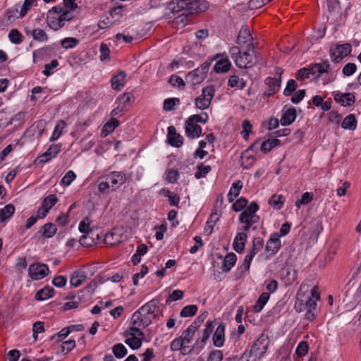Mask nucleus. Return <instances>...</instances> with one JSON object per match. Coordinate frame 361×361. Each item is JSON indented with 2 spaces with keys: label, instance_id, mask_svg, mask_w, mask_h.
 Returning a JSON list of instances; mask_svg holds the SVG:
<instances>
[{
  "label": "nucleus",
  "instance_id": "nucleus-1",
  "mask_svg": "<svg viewBox=\"0 0 361 361\" xmlns=\"http://www.w3.org/2000/svg\"><path fill=\"white\" fill-rule=\"evenodd\" d=\"M230 53L235 65L240 68L251 67L257 62L254 45L250 44V47L241 49L238 47H233L230 49Z\"/></svg>",
  "mask_w": 361,
  "mask_h": 361
},
{
  "label": "nucleus",
  "instance_id": "nucleus-2",
  "mask_svg": "<svg viewBox=\"0 0 361 361\" xmlns=\"http://www.w3.org/2000/svg\"><path fill=\"white\" fill-rule=\"evenodd\" d=\"M126 180V174L122 172L113 171L104 176V180L98 185V190L101 193L108 194L110 191H115Z\"/></svg>",
  "mask_w": 361,
  "mask_h": 361
},
{
  "label": "nucleus",
  "instance_id": "nucleus-3",
  "mask_svg": "<svg viewBox=\"0 0 361 361\" xmlns=\"http://www.w3.org/2000/svg\"><path fill=\"white\" fill-rule=\"evenodd\" d=\"M159 304L158 300L153 299L138 310L142 317L148 320L149 324L152 322L153 319L156 318L160 312Z\"/></svg>",
  "mask_w": 361,
  "mask_h": 361
},
{
  "label": "nucleus",
  "instance_id": "nucleus-4",
  "mask_svg": "<svg viewBox=\"0 0 361 361\" xmlns=\"http://www.w3.org/2000/svg\"><path fill=\"white\" fill-rule=\"evenodd\" d=\"M351 51L352 47L348 43L336 44L330 47L329 55L331 61L335 63H338L349 55Z\"/></svg>",
  "mask_w": 361,
  "mask_h": 361
},
{
  "label": "nucleus",
  "instance_id": "nucleus-5",
  "mask_svg": "<svg viewBox=\"0 0 361 361\" xmlns=\"http://www.w3.org/2000/svg\"><path fill=\"white\" fill-rule=\"evenodd\" d=\"M214 94L215 89L213 85L204 87L202 90V94L195 99L196 107L202 110L207 109L211 104Z\"/></svg>",
  "mask_w": 361,
  "mask_h": 361
},
{
  "label": "nucleus",
  "instance_id": "nucleus-6",
  "mask_svg": "<svg viewBox=\"0 0 361 361\" xmlns=\"http://www.w3.org/2000/svg\"><path fill=\"white\" fill-rule=\"evenodd\" d=\"M259 210V205L252 202L243 211L239 216L240 221H251V223H257L259 220V216L256 212Z\"/></svg>",
  "mask_w": 361,
  "mask_h": 361
},
{
  "label": "nucleus",
  "instance_id": "nucleus-7",
  "mask_svg": "<svg viewBox=\"0 0 361 361\" xmlns=\"http://www.w3.org/2000/svg\"><path fill=\"white\" fill-rule=\"evenodd\" d=\"M127 338L125 343L128 345L132 349H137L141 345L142 340L145 338V334L142 331H130V330L124 333Z\"/></svg>",
  "mask_w": 361,
  "mask_h": 361
},
{
  "label": "nucleus",
  "instance_id": "nucleus-8",
  "mask_svg": "<svg viewBox=\"0 0 361 361\" xmlns=\"http://www.w3.org/2000/svg\"><path fill=\"white\" fill-rule=\"evenodd\" d=\"M268 348V341L264 336L259 337L255 341L250 349V354L256 357L261 358Z\"/></svg>",
  "mask_w": 361,
  "mask_h": 361
},
{
  "label": "nucleus",
  "instance_id": "nucleus-9",
  "mask_svg": "<svg viewBox=\"0 0 361 361\" xmlns=\"http://www.w3.org/2000/svg\"><path fill=\"white\" fill-rule=\"evenodd\" d=\"M130 324V327L129 328V330L130 331L136 332L142 331L141 329H145L149 325L148 324V320L142 317L138 310L133 314Z\"/></svg>",
  "mask_w": 361,
  "mask_h": 361
},
{
  "label": "nucleus",
  "instance_id": "nucleus-10",
  "mask_svg": "<svg viewBox=\"0 0 361 361\" xmlns=\"http://www.w3.org/2000/svg\"><path fill=\"white\" fill-rule=\"evenodd\" d=\"M29 275L33 280H39L44 278L49 271V268L44 264H32L30 266Z\"/></svg>",
  "mask_w": 361,
  "mask_h": 361
},
{
  "label": "nucleus",
  "instance_id": "nucleus-11",
  "mask_svg": "<svg viewBox=\"0 0 361 361\" xmlns=\"http://www.w3.org/2000/svg\"><path fill=\"white\" fill-rule=\"evenodd\" d=\"M237 44L241 49L250 47V44H253V38L250 34V30L247 26H243L240 30Z\"/></svg>",
  "mask_w": 361,
  "mask_h": 361
},
{
  "label": "nucleus",
  "instance_id": "nucleus-12",
  "mask_svg": "<svg viewBox=\"0 0 361 361\" xmlns=\"http://www.w3.org/2000/svg\"><path fill=\"white\" fill-rule=\"evenodd\" d=\"M310 67L311 74L317 75L318 77L331 72V64L327 59L322 60L321 63H312Z\"/></svg>",
  "mask_w": 361,
  "mask_h": 361
},
{
  "label": "nucleus",
  "instance_id": "nucleus-13",
  "mask_svg": "<svg viewBox=\"0 0 361 361\" xmlns=\"http://www.w3.org/2000/svg\"><path fill=\"white\" fill-rule=\"evenodd\" d=\"M202 133V128L197 122L190 121V117L185 122V134L190 138L198 137Z\"/></svg>",
  "mask_w": 361,
  "mask_h": 361
},
{
  "label": "nucleus",
  "instance_id": "nucleus-14",
  "mask_svg": "<svg viewBox=\"0 0 361 361\" xmlns=\"http://www.w3.org/2000/svg\"><path fill=\"white\" fill-rule=\"evenodd\" d=\"M99 240V234L94 231L85 233L80 239V243L83 247H92L97 244Z\"/></svg>",
  "mask_w": 361,
  "mask_h": 361
},
{
  "label": "nucleus",
  "instance_id": "nucleus-15",
  "mask_svg": "<svg viewBox=\"0 0 361 361\" xmlns=\"http://www.w3.org/2000/svg\"><path fill=\"white\" fill-rule=\"evenodd\" d=\"M167 137L169 144L173 147H178L183 144V136L176 133V128L173 126H171L168 128Z\"/></svg>",
  "mask_w": 361,
  "mask_h": 361
},
{
  "label": "nucleus",
  "instance_id": "nucleus-16",
  "mask_svg": "<svg viewBox=\"0 0 361 361\" xmlns=\"http://www.w3.org/2000/svg\"><path fill=\"white\" fill-rule=\"evenodd\" d=\"M279 235L276 233H273L267 243L266 250L270 254H275L281 247V240Z\"/></svg>",
  "mask_w": 361,
  "mask_h": 361
},
{
  "label": "nucleus",
  "instance_id": "nucleus-17",
  "mask_svg": "<svg viewBox=\"0 0 361 361\" xmlns=\"http://www.w3.org/2000/svg\"><path fill=\"white\" fill-rule=\"evenodd\" d=\"M247 234L244 232L238 233L233 241V249L238 253H242L245 250V243L247 241Z\"/></svg>",
  "mask_w": 361,
  "mask_h": 361
},
{
  "label": "nucleus",
  "instance_id": "nucleus-18",
  "mask_svg": "<svg viewBox=\"0 0 361 361\" xmlns=\"http://www.w3.org/2000/svg\"><path fill=\"white\" fill-rule=\"evenodd\" d=\"M206 76L201 71H200L197 68L194 71L190 72L186 75V80L188 82L191 83L192 85H196L201 83L204 79Z\"/></svg>",
  "mask_w": 361,
  "mask_h": 361
},
{
  "label": "nucleus",
  "instance_id": "nucleus-19",
  "mask_svg": "<svg viewBox=\"0 0 361 361\" xmlns=\"http://www.w3.org/2000/svg\"><path fill=\"white\" fill-rule=\"evenodd\" d=\"M225 325L221 323L216 328L214 336L213 343L216 347H221L224 343Z\"/></svg>",
  "mask_w": 361,
  "mask_h": 361
},
{
  "label": "nucleus",
  "instance_id": "nucleus-20",
  "mask_svg": "<svg viewBox=\"0 0 361 361\" xmlns=\"http://www.w3.org/2000/svg\"><path fill=\"white\" fill-rule=\"evenodd\" d=\"M334 99L344 106H350L355 102V97L351 93H337Z\"/></svg>",
  "mask_w": 361,
  "mask_h": 361
},
{
  "label": "nucleus",
  "instance_id": "nucleus-21",
  "mask_svg": "<svg viewBox=\"0 0 361 361\" xmlns=\"http://www.w3.org/2000/svg\"><path fill=\"white\" fill-rule=\"evenodd\" d=\"M188 0H173L168 6L173 13H178L180 11L185 12Z\"/></svg>",
  "mask_w": 361,
  "mask_h": 361
},
{
  "label": "nucleus",
  "instance_id": "nucleus-22",
  "mask_svg": "<svg viewBox=\"0 0 361 361\" xmlns=\"http://www.w3.org/2000/svg\"><path fill=\"white\" fill-rule=\"evenodd\" d=\"M296 118V110L294 108L288 109L283 114L281 118L282 126H289L294 122Z\"/></svg>",
  "mask_w": 361,
  "mask_h": 361
},
{
  "label": "nucleus",
  "instance_id": "nucleus-23",
  "mask_svg": "<svg viewBox=\"0 0 361 361\" xmlns=\"http://www.w3.org/2000/svg\"><path fill=\"white\" fill-rule=\"evenodd\" d=\"M236 259V255L233 252L227 254L224 259V263L221 267L222 271L224 272L229 271L235 265Z\"/></svg>",
  "mask_w": 361,
  "mask_h": 361
},
{
  "label": "nucleus",
  "instance_id": "nucleus-24",
  "mask_svg": "<svg viewBox=\"0 0 361 361\" xmlns=\"http://www.w3.org/2000/svg\"><path fill=\"white\" fill-rule=\"evenodd\" d=\"M305 285H301L300 290H298L296 295L297 300L295 303L294 308L298 312H300L303 310H305V303L303 302L304 300L302 298L305 295V290L302 291V290L305 289Z\"/></svg>",
  "mask_w": 361,
  "mask_h": 361
},
{
  "label": "nucleus",
  "instance_id": "nucleus-25",
  "mask_svg": "<svg viewBox=\"0 0 361 361\" xmlns=\"http://www.w3.org/2000/svg\"><path fill=\"white\" fill-rule=\"evenodd\" d=\"M126 75L123 71H121L111 79V87L113 89L120 90L124 86V80Z\"/></svg>",
  "mask_w": 361,
  "mask_h": 361
},
{
  "label": "nucleus",
  "instance_id": "nucleus-26",
  "mask_svg": "<svg viewBox=\"0 0 361 361\" xmlns=\"http://www.w3.org/2000/svg\"><path fill=\"white\" fill-rule=\"evenodd\" d=\"M242 188L243 183L240 180L233 183L232 187L228 194V200L229 202H232L234 200V198L239 195Z\"/></svg>",
  "mask_w": 361,
  "mask_h": 361
},
{
  "label": "nucleus",
  "instance_id": "nucleus-27",
  "mask_svg": "<svg viewBox=\"0 0 361 361\" xmlns=\"http://www.w3.org/2000/svg\"><path fill=\"white\" fill-rule=\"evenodd\" d=\"M87 276L83 271H76L71 277V284L75 287L80 286L86 279Z\"/></svg>",
  "mask_w": 361,
  "mask_h": 361
},
{
  "label": "nucleus",
  "instance_id": "nucleus-28",
  "mask_svg": "<svg viewBox=\"0 0 361 361\" xmlns=\"http://www.w3.org/2000/svg\"><path fill=\"white\" fill-rule=\"evenodd\" d=\"M118 126L119 121L116 118H111L103 126L102 130V135L104 137L107 136L109 133H112Z\"/></svg>",
  "mask_w": 361,
  "mask_h": 361
},
{
  "label": "nucleus",
  "instance_id": "nucleus-29",
  "mask_svg": "<svg viewBox=\"0 0 361 361\" xmlns=\"http://www.w3.org/2000/svg\"><path fill=\"white\" fill-rule=\"evenodd\" d=\"M15 212V207L12 204L6 205L0 209V222H4L13 216Z\"/></svg>",
  "mask_w": 361,
  "mask_h": 361
},
{
  "label": "nucleus",
  "instance_id": "nucleus-30",
  "mask_svg": "<svg viewBox=\"0 0 361 361\" xmlns=\"http://www.w3.org/2000/svg\"><path fill=\"white\" fill-rule=\"evenodd\" d=\"M54 289L51 287H45L39 290L35 295V298L37 300H44L53 296Z\"/></svg>",
  "mask_w": 361,
  "mask_h": 361
},
{
  "label": "nucleus",
  "instance_id": "nucleus-31",
  "mask_svg": "<svg viewBox=\"0 0 361 361\" xmlns=\"http://www.w3.org/2000/svg\"><path fill=\"white\" fill-rule=\"evenodd\" d=\"M269 298V293H262L258 300H257L255 305L253 306V311L255 312H259L265 304L267 302Z\"/></svg>",
  "mask_w": 361,
  "mask_h": 361
},
{
  "label": "nucleus",
  "instance_id": "nucleus-32",
  "mask_svg": "<svg viewBox=\"0 0 361 361\" xmlns=\"http://www.w3.org/2000/svg\"><path fill=\"white\" fill-rule=\"evenodd\" d=\"M341 127L344 129L355 130L357 127V121L353 114L347 116L341 123Z\"/></svg>",
  "mask_w": 361,
  "mask_h": 361
},
{
  "label": "nucleus",
  "instance_id": "nucleus-33",
  "mask_svg": "<svg viewBox=\"0 0 361 361\" xmlns=\"http://www.w3.org/2000/svg\"><path fill=\"white\" fill-rule=\"evenodd\" d=\"M31 35L34 40L38 42H47L49 39V37L45 31L40 28L33 29L31 32Z\"/></svg>",
  "mask_w": 361,
  "mask_h": 361
},
{
  "label": "nucleus",
  "instance_id": "nucleus-34",
  "mask_svg": "<svg viewBox=\"0 0 361 361\" xmlns=\"http://www.w3.org/2000/svg\"><path fill=\"white\" fill-rule=\"evenodd\" d=\"M265 83L269 86V90H271L272 92L276 93L281 87V80L278 79L277 78L268 77L265 80Z\"/></svg>",
  "mask_w": 361,
  "mask_h": 361
},
{
  "label": "nucleus",
  "instance_id": "nucleus-35",
  "mask_svg": "<svg viewBox=\"0 0 361 361\" xmlns=\"http://www.w3.org/2000/svg\"><path fill=\"white\" fill-rule=\"evenodd\" d=\"M280 144V140L274 138V139H269L267 140L264 141L261 145V150L264 153L269 152L272 148L279 145Z\"/></svg>",
  "mask_w": 361,
  "mask_h": 361
},
{
  "label": "nucleus",
  "instance_id": "nucleus-36",
  "mask_svg": "<svg viewBox=\"0 0 361 361\" xmlns=\"http://www.w3.org/2000/svg\"><path fill=\"white\" fill-rule=\"evenodd\" d=\"M231 63L228 59L219 60L214 66V71L216 73H225L230 68Z\"/></svg>",
  "mask_w": 361,
  "mask_h": 361
},
{
  "label": "nucleus",
  "instance_id": "nucleus-37",
  "mask_svg": "<svg viewBox=\"0 0 361 361\" xmlns=\"http://www.w3.org/2000/svg\"><path fill=\"white\" fill-rule=\"evenodd\" d=\"M133 101L134 97L130 92H126L118 98L119 105H121V106H123L124 109L126 106H129L133 102Z\"/></svg>",
  "mask_w": 361,
  "mask_h": 361
},
{
  "label": "nucleus",
  "instance_id": "nucleus-38",
  "mask_svg": "<svg viewBox=\"0 0 361 361\" xmlns=\"http://www.w3.org/2000/svg\"><path fill=\"white\" fill-rule=\"evenodd\" d=\"M284 197L282 195H273L269 200V204L274 209H280L283 206Z\"/></svg>",
  "mask_w": 361,
  "mask_h": 361
},
{
  "label": "nucleus",
  "instance_id": "nucleus-39",
  "mask_svg": "<svg viewBox=\"0 0 361 361\" xmlns=\"http://www.w3.org/2000/svg\"><path fill=\"white\" fill-rule=\"evenodd\" d=\"M264 247V240L260 237H256L252 240V247L249 253L255 256Z\"/></svg>",
  "mask_w": 361,
  "mask_h": 361
},
{
  "label": "nucleus",
  "instance_id": "nucleus-40",
  "mask_svg": "<svg viewBox=\"0 0 361 361\" xmlns=\"http://www.w3.org/2000/svg\"><path fill=\"white\" fill-rule=\"evenodd\" d=\"M59 16L50 15L48 13L47 17V22L50 28L54 30H59L61 28V25H59Z\"/></svg>",
  "mask_w": 361,
  "mask_h": 361
},
{
  "label": "nucleus",
  "instance_id": "nucleus-41",
  "mask_svg": "<svg viewBox=\"0 0 361 361\" xmlns=\"http://www.w3.org/2000/svg\"><path fill=\"white\" fill-rule=\"evenodd\" d=\"M42 230V235L46 238H51L56 233L57 228L55 224L52 223H48L44 225Z\"/></svg>",
  "mask_w": 361,
  "mask_h": 361
},
{
  "label": "nucleus",
  "instance_id": "nucleus-42",
  "mask_svg": "<svg viewBox=\"0 0 361 361\" xmlns=\"http://www.w3.org/2000/svg\"><path fill=\"white\" fill-rule=\"evenodd\" d=\"M198 2L197 0H188L185 12L183 15L188 16L198 12Z\"/></svg>",
  "mask_w": 361,
  "mask_h": 361
},
{
  "label": "nucleus",
  "instance_id": "nucleus-43",
  "mask_svg": "<svg viewBox=\"0 0 361 361\" xmlns=\"http://www.w3.org/2000/svg\"><path fill=\"white\" fill-rule=\"evenodd\" d=\"M197 311V307L195 305H187L184 307L180 314L182 317H192Z\"/></svg>",
  "mask_w": 361,
  "mask_h": 361
},
{
  "label": "nucleus",
  "instance_id": "nucleus-44",
  "mask_svg": "<svg viewBox=\"0 0 361 361\" xmlns=\"http://www.w3.org/2000/svg\"><path fill=\"white\" fill-rule=\"evenodd\" d=\"M112 350L114 355L117 358H122L127 354L126 348L121 343L114 345Z\"/></svg>",
  "mask_w": 361,
  "mask_h": 361
},
{
  "label": "nucleus",
  "instance_id": "nucleus-45",
  "mask_svg": "<svg viewBox=\"0 0 361 361\" xmlns=\"http://www.w3.org/2000/svg\"><path fill=\"white\" fill-rule=\"evenodd\" d=\"M308 350H309L308 343L307 341H303L300 342L299 344L298 345L296 350H295V353L298 357H302L307 355V353H308Z\"/></svg>",
  "mask_w": 361,
  "mask_h": 361
},
{
  "label": "nucleus",
  "instance_id": "nucleus-46",
  "mask_svg": "<svg viewBox=\"0 0 361 361\" xmlns=\"http://www.w3.org/2000/svg\"><path fill=\"white\" fill-rule=\"evenodd\" d=\"M298 83L293 79H290L288 81L287 85L283 91V94L285 96L291 95L297 89Z\"/></svg>",
  "mask_w": 361,
  "mask_h": 361
},
{
  "label": "nucleus",
  "instance_id": "nucleus-47",
  "mask_svg": "<svg viewBox=\"0 0 361 361\" xmlns=\"http://www.w3.org/2000/svg\"><path fill=\"white\" fill-rule=\"evenodd\" d=\"M79 40L74 37H66L61 41V46L64 49H72L78 44Z\"/></svg>",
  "mask_w": 361,
  "mask_h": 361
},
{
  "label": "nucleus",
  "instance_id": "nucleus-48",
  "mask_svg": "<svg viewBox=\"0 0 361 361\" xmlns=\"http://www.w3.org/2000/svg\"><path fill=\"white\" fill-rule=\"evenodd\" d=\"M213 329V322L208 321L206 324V326L204 330L202 337L201 338V342L202 343H204L207 341L211 334L212 333Z\"/></svg>",
  "mask_w": 361,
  "mask_h": 361
},
{
  "label": "nucleus",
  "instance_id": "nucleus-49",
  "mask_svg": "<svg viewBox=\"0 0 361 361\" xmlns=\"http://www.w3.org/2000/svg\"><path fill=\"white\" fill-rule=\"evenodd\" d=\"M57 201L58 200L55 195H49L44 200L42 206L49 210L56 204Z\"/></svg>",
  "mask_w": 361,
  "mask_h": 361
},
{
  "label": "nucleus",
  "instance_id": "nucleus-50",
  "mask_svg": "<svg viewBox=\"0 0 361 361\" xmlns=\"http://www.w3.org/2000/svg\"><path fill=\"white\" fill-rule=\"evenodd\" d=\"M211 169L210 166H204L203 164H201L197 166V171L195 173V177L197 179L204 177L209 172H210Z\"/></svg>",
  "mask_w": 361,
  "mask_h": 361
},
{
  "label": "nucleus",
  "instance_id": "nucleus-51",
  "mask_svg": "<svg viewBox=\"0 0 361 361\" xmlns=\"http://www.w3.org/2000/svg\"><path fill=\"white\" fill-rule=\"evenodd\" d=\"M9 39L14 44H20L22 42V35L17 29H12L8 35Z\"/></svg>",
  "mask_w": 361,
  "mask_h": 361
},
{
  "label": "nucleus",
  "instance_id": "nucleus-52",
  "mask_svg": "<svg viewBox=\"0 0 361 361\" xmlns=\"http://www.w3.org/2000/svg\"><path fill=\"white\" fill-rule=\"evenodd\" d=\"M71 330L68 328H64L61 330L57 334L54 335L51 337V340H56L57 342H61L62 340L65 339L71 333Z\"/></svg>",
  "mask_w": 361,
  "mask_h": 361
},
{
  "label": "nucleus",
  "instance_id": "nucleus-53",
  "mask_svg": "<svg viewBox=\"0 0 361 361\" xmlns=\"http://www.w3.org/2000/svg\"><path fill=\"white\" fill-rule=\"evenodd\" d=\"M180 104L178 98H169L165 99L164 102V109L166 111H171L176 104Z\"/></svg>",
  "mask_w": 361,
  "mask_h": 361
},
{
  "label": "nucleus",
  "instance_id": "nucleus-54",
  "mask_svg": "<svg viewBox=\"0 0 361 361\" xmlns=\"http://www.w3.org/2000/svg\"><path fill=\"white\" fill-rule=\"evenodd\" d=\"M313 199L312 193L306 192L302 194L301 199L298 201H296L295 205L300 208L301 204H307L310 203Z\"/></svg>",
  "mask_w": 361,
  "mask_h": 361
},
{
  "label": "nucleus",
  "instance_id": "nucleus-55",
  "mask_svg": "<svg viewBox=\"0 0 361 361\" xmlns=\"http://www.w3.org/2000/svg\"><path fill=\"white\" fill-rule=\"evenodd\" d=\"M247 204V200L244 197L237 200L232 205V208L235 212H240L244 209Z\"/></svg>",
  "mask_w": 361,
  "mask_h": 361
},
{
  "label": "nucleus",
  "instance_id": "nucleus-56",
  "mask_svg": "<svg viewBox=\"0 0 361 361\" xmlns=\"http://www.w3.org/2000/svg\"><path fill=\"white\" fill-rule=\"evenodd\" d=\"M357 66L354 63H348L343 68V74L345 76H350L355 73Z\"/></svg>",
  "mask_w": 361,
  "mask_h": 361
},
{
  "label": "nucleus",
  "instance_id": "nucleus-57",
  "mask_svg": "<svg viewBox=\"0 0 361 361\" xmlns=\"http://www.w3.org/2000/svg\"><path fill=\"white\" fill-rule=\"evenodd\" d=\"M271 0H250L248 3L250 9H257L271 1Z\"/></svg>",
  "mask_w": 361,
  "mask_h": 361
},
{
  "label": "nucleus",
  "instance_id": "nucleus-58",
  "mask_svg": "<svg viewBox=\"0 0 361 361\" xmlns=\"http://www.w3.org/2000/svg\"><path fill=\"white\" fill-rule=\"evenodd\" d=\"M75 346V340H68L66 341H64L61 345V353H66L67 352L71 351L72 349H73Z\"/></svg>",
  "mask_w": 361,
  "mask_h": 361
},
{
  "label": "nucleus",
  "instance_id": "nucleus-59",
  "mask_svg": "<svg viewBox=\"0 0 361 361\" xmlns=\"http://www.w3.org/2000/svg\"><path fill=\"white\" fill-rule=\"evenodd\" d=\"M76 175L73 171H68L61 179V183L65 185H69L75 178Z\"/></svg>",
  "mask_w": 361,
  "mask_h": 361
},
{
  "label": "nucleus",
  "instance_id": "nucleus-60",
  "mask_svg": "<svg viewBox=\"0 0 361 361\" xmlns=\"http://www.w3.org/2000/svg\"><path fill=\"white\" fill-rule=\"evenodd\" d=\"M91 221L88 217L85 218L79 224V231L81 233H86L90 231H92L90 228Z\"/></svg>",
  "mask_w": 361,
  "mask_h": 361
},
{
  "label": "nucleus",
  "instance_id": "nucleus-61",
  "mask_svg": "<svg viewBox=\"0 0 361 361\" xmlns=\"http://www.w3.org/2000/svg\"><path fill=\"white\" fill-rule=\"evenodd\" d=\"M35 0H25L20 11V17H24L32 7Z\"/></svg>",
  "mask_w": 361,
  "mask_h": 361
},
{
  "label": "nucleus",
  "instance_id": "nucleus-62",
  "mask_svg": "<svg viewBox=\"0 0 361 361\" xmlns=\"http://www.w3.org/2000/svg\"><path fill=\"white\" fill-rule=\"evenodd\" d=\"M59 66V62L56 59L52 60L50 63H47L44 66V70L42 73L46 76L51 75V70L56 68Z\"/></svg>",
  "mask_w": 361,
  "mask_h": 361
},
{
  "label": "nucleus",
  "instance_id": "nucleus-63",
  "mask_svg": "<svg viewBox=\"0 0 361 361\" xmlns=\"http://www.w3.org/2000/svg\"><path fill=\"white\" fill-rule=\"evenodd\" d=\"M169 82L171 83L172 85L175 86L176 84L178 85V87H184L185 86V82L184 80L179 76H177L176 75H173L169 78Z\"/></svg>",
  "mask_w": 361,
  "mask_h": 361
},
{
  "label": "nucleus",
  "instance_id": "nucleus-64",
  "mask_svg": "<svg viewBox=\"0 0 361 361\" xmlns=\"http://www.w3.org/2000/svg\"><path fill=\"white\" fill-rule=\"evenodd\" d=\"M223 358V353L221 350H215L210 353L207 361H221Z\"/></svg>",
  "mask_w": 361,
  "mask_h": 361
}]
</instances>
